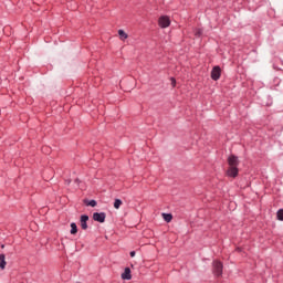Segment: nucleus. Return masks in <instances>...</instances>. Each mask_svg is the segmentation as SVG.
Segmentation results:
<instances>
[{
    "mask_svg": "<svg viewBox=\"0 0 283 283\" xmlns=\"http://www.w3.org/2000/svg\"><path fill=\"white\" fill-rule=\"evenodd\" d=\"M224 269V265L221 261H213L212 262V272L216 277H222V271Z\"/></svg>",
    "mask_w": 283,
    "mask_h": 283,
    "instance_id": "1",
    "label": "nucleus"
},
{
    "mask_svg": "<svg viewBox=\"0 0 283 283\" xmlns=\"http://www.w3.org/2000/svg\"><path fill=\"white\" fill-rule=\"evenodd\" d=\"M158 25L163 29L169 28V25H171V19H169L168 15H161L158 19Z\"/></svg>",
    "mask_w": 283,
    "mask_h": 283,
    "instance_id": "2",
    "label": "nucleus"
},
{
    "mask_svg": "<svg viewBox=\"0 0 283 283\" xmlns=\"http://www.w3.org/2000/svg\"><path fill=\"white\" fill-rule=\"evenodd\" d=\"M220 76H222V69L220 66H213L211 71L212 81H220Z\"/></svg>",
    "mask_w": 283,
    "mask_h": 283,
    "instance_id": "3",
    "label": "nucleus"
},
{
    "mask_svg": "<svg viewBox=\"0 0 283 283\" xmlns=\"http://www.w3.org/2000/svg\"><path fill=\"white\" fill-rule=\"evenodd\" d=\"M105 218H107V214L105 212H94L93 213V220L95 222H99L101 224H103V222H105Z\"/></svg>",
    "mask_w": 283,
    "mask_h": 283,
    "instance_id": "4",
    "label": "nucleus"
},
{
    "mask_svg": "<svg viewBox=\"0 0 283 283\" xmlns=\"http://www.w3.org/2000/svg\"><path fill=\"white\" fill-rule=\"evenodd\" d=\"M90 221V216H87V214H82L81 217H80V224H81V229L83 230V231H87V229H88V226H87V222Z\"/></svg>",
    "mask_w": 283,
    "mask_h": 283,
    "instance_id": "5",
    "label": "nucleus"
},
{
    "mask_svg": "<svg viewBox=\"0 0 283 283\" xmlns=\"http://www.w3.org/2000/svg\"><path fill=\"white\" fill-rule=\"evenodd\" d=\"M229 167H238L240 165V159L235 155H230L228 157Z\"/></svg>",
    "mask_w": 283,
    "mask_h": 283,
    "instance_id": "6",
    "label": "nucleus"
},
{
    "mask_svg": "<svg viewBox=\"0 0 283 283\" xmlns=\"http://www.w3.org/2000/svg\"><path fill=\"white\" fill-rule=\"evenodd\" d=\"M238 174H240L238 167L230 166L227 170V176H229V178H238Z\"/></svg>",
    "mask_w": 283,
    "mask_h": 283,
    "instance_id": "7",
    "label": "nucleus"
},
{
    "mask_svg": "<svg viewBox=\"0 0 283 283\" xmlns=\"http://www.w3.org/2000/svg\"><path fill=\"white\" fill-rule=\"evenodd\" d=\"M122 280H132V269L125 268L124 272L122 273Z\"/></svg>",
    "mask_w": 283,
    "mask_h": 283,
    "instance_id": "8",
    "label": "nucleus"
},
{
    "mask_svg": "<svg viewBox=\"0 0 283 283\" xmlns=\"http://www.w3.org/2000/svg\"><path fill=\"white\" fill-rule=\"evenodd\" d=\"M83 202L86 207H96V205H98V202L94 199H84Z\"/></svg>",
    "mask_w": 283,
    "mask_h": 283,
    "instance_id": "9",
    "label": "nucleus"
},
{
    "mask_svg": "<svg viewBox=\"0 0 283 283\" xmlns=\"http://www.w3.org/2000/svg\"><path fill=\"white\" fill-rule=\"evenodd\" d=\"M71 235H76V233H78V226H76V222H72L71 223V231H70Z\"/></svg>",
    "mask_w": 283,
    "mask_h": 283,
    "instance_id": "10",
    "label": "nucleus"
},
{
    "mask_svg": "<svg viewBox=\"0 0 283 283\" xmlns=\"http://www.w3.org/2000/svg\"><path fill=\"white\" fill-rule=\"evenodd\" d=\"M6 264H8L6 262V254H0V269L3 271V269H6Z\"/></svg>",
    "mask_w": 283,
    "mask_h": 283,
    "instance_id": "11",
    "label": "nucleus"
},
{
    "mask_svg": "<svg viewBox=\"0 0 283 283\" xmlns=\"http://www.w3.org/2000/svg\"><path fill=\"white\" fill-rule=\"evenodd\" d=\"M163 218L165 222H171V220H174V216L171 213H163Z\"/></svg>",
    "mask_w": 283,
    "mask_h": 283,
    "instance_id": "12",
    "label": "nucleus"
},
{
    "mask_svg": "<svg viewBox=\"0 0 283 283\" xmlns=\"http://www.w3.org/2000/svg\"><path fill=\"white\" fill-rule=\"evenodd\" d=\"M276 220H280V222H283V209L277 210Z\"/></svg>",
    "mask_w": 283,
    "mask_h": 283,
    "instance_id": "13",
    "label": "nucleus"
},
{
    "mask_svg": "<svg viewBox=\"0 0 283 283\" xmlns=\"http://www.w3.org/2000/svg\"><path fill=\"white\" fill-rule=\"evenodd\" d=\"M118 34H119V38L122 39V41H125V39H127V36H128L123 29L118 30Z\"/></svg>",
    "mask_w": 283,
    "mask_h": 283,
    "instance_id": "14",
    "label": "nucleus"
},
{
    "mask_svg": "<svg viewBox=\"0 0 283 283\" xmlns=\"http://www.w3.org/2000/svg\"><path fill=\"white\" fill-rule=\"evenodd\" d=\"M123 205V200L120 199H115L114 201V208L115 209H120V206Z\"/></svg>",
    "mask_w": 283,
    "mask_h": 283,
    "instance_id": "15",
    "label": "nucleus"
},
{
    "mask_svg": "<svg viewBox=\"0 0 283 283\" xmlns=\"http://www.w3.org/2000/svg\"><path fill=\"white\" fill-rule=\"evenodd\" d=\"M171 85L172 87H176V78L171 77Z\"/></svg>",
    "mask_w": 283,
    "mask_h": 283,
    "instance_id": "16",
    "label": "nucleus"
},
{
    "mask_svg": "<svg viewBox=\"0 0 283 283\" xmlns=\"http://www.w3.org/2000/svg\"><path fill=\"white\" fill-rule=\"evenodd\" d=\"M129 255L130 258H136V251H130Z\"/></svg>",
    "mask_w": 283,
    "mask_h": 283,
    "instance_id": "17",
    "label": "nucleus"
},
{
    "mask_svg": "<svg viewBox=\"0 0 283 283\" xmlns=\"http://www.w3.org/2000/svg\"><path fill=\"white\" fill-rule=\"evenodd\" d=\"M237 251H240V248H238Z\"/></svg>",
    "mask_w": 283,
    "mask_h": 283,
    "instance_id": "18",
    "label": "nucleus"
}]
</instances>
